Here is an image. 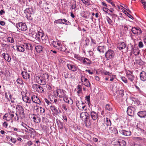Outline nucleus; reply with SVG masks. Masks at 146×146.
Masks as SVG:
<instances>
[{
    "label": "nucleus",
    "mask_w": 146,
    "mask_h": 146,
    "mask_svg": "<svg viewBox=\"0 0 146 146\" xmlns=\"http://www.w3.org/2000/svg\"><path fill=\"white\" fill-rule=\"evenodd\" d=\"M48 74H47L45 73L41 76H36V80L39 84L44 85L46 83V80H48Z\"/></svg>",
    "instance_id": "1"
},
{
    "label": "nucleus",
    "mask_w": 146,
    "mask_h": 146,
    "mask_svg": "<svg viewBox=\"0 0 146 146\" xmlns=\"http://www.w3.org/2000/svg\"><path fill=\"white\" fill-rule=\"evenodd\" d=\"M74 57L80 61V63L83 64L87 66L92 64V61L87 58L82 57L76 54L74 55Z\"/></svg>",
    "instance_id": "2"
},
{
    "label": "nucleus",
    "mask_w": 146,
    "mask_h": 146,
    "mask_svg": "<svg viewBox=\"0 0 146 146\" xmlns=\"http://www.w3.org/2000/svg\"><path fill=\"white\" fill-rule=\"evenodd\" d=\"M115 55L114 51L113 50L110 49H109L105 53V56L106 60H108L113 59Z\"/></svg>",
    "instance_id": "3"
},
{
    "label": "nucleus",
    "mask_w": 146,
    "mask_h": 146,
    "mask_svg": "<svg viewBox=\"0 0 146 146\" xmlns=\"http://www.w3.org/2000/svg\"><path fill=\"white\" fill-rule=\"evenodd\" d=\"M16 109L17 110V113H18L20 115V118L22 119L24 117V110L21 106L17 105L16 106Z\"/></svg>",
    "instance_id": "4"
},
{
    "label": "nucleus",
    "mask_w": 146,
    "mask_h": 146,
    "mask_svg": "<svg viewBox=\"0 0 146 146\" xmlns=\"http://www.w3.org/2000/svg\"><path fill=\"white\" fill-rule=\"evenodd\" d=\"M76 105L78 108L81 110H85L87 109V107L85 104L81 100H77L76 102Z\"/></svg>",
    "instance_id": "5"
},
{
    "label": "nucleus",
    "mask_w": 146,
    "mask_h": 146,
    "mask_svg": "<svg viewBox=\"0 0 146 146\" xmlns=\"http://www.w3.org/2000/svg\"><path fill=\"white\" fill-rule=\"evenodd\" d=\"M81 81L82 84L87 87H91V84L89 81L85 76L82 75L81 76Z\"/></svg>",
    "instance_id": "6"
},
{
    "label": "nucleus",
    "mask_w": 146,
    "mask_h": 146,
    "mask_svg": "<svg viewBox=\"0 0 146 146\" xmlns=\"http://www.w3.org/2000/svg\"><path fill=\"white\" fill-rule=\"evenodd\" d=\"M32 88L34 91L37 92L38 93H43L44 90L43 88L37 84H34L32 86Z\"/></svg>",
    "instance_id": "7"
},
{
    "label": "nucleus",
    "mask_w": 146,
    "mask_h": 146,
    "mask_svg": "<svg viewBox=\"0 0 146 146\" xmlns=\"http://www.w3.org/2000/svg\"><path fill=\"white\" fill-rule=\"evenodd\" d=\"M125 72L126 76L128 79L131 81L133 82L134 80L135 76L133 74V72L128 70H126Z\"/></svg>",
    "instance_id": "8"
},
{
    "label": "nucleus",
    "mask_w": 146,
    "mask_h": 146,
    "mask_svg": "<svg viewBox=\"0 0 146 146\" xmlns=\"http://www.w3.org/2000/svg\"><path fill=\"white\" fill-rule=\"evenodd\" d=\"M66 91L60 89L57 90L55 92V94L60 98H64L66 96Z\"/></svg>",
    "instance_id": "9"
},
{
    "label": "nucleus",
    "mask_w": 146,
    "mask_h": 146,
    "mask_svg": "<svg viewBox=\"0 0 146 146\" xmlns=\"http://www.w3.org/2000/svg\"><path fill=\"white\" fill-rule=\"evenodd\" d=\"M67 66L69 70L74 72L76 71L78 68L76 65L73 62L71 63L67 64Z\"/></svg>",
    "instance_id": "10"
},
{
    "label": "nucleus",
    "mask_w": 146,
    "mask_h": 146,
    "mask_svg": "<svg viewBox=\"0 0 146 146\" xmlns=\"http://www.w3.org/2000/svg\"><path fill=\"white\" fill-rule=\"evenodd\" d=\"M14 113L13 112H10L9 113L5 114L3 117L4 119L7 121H9L12 120V117L14 116Z\"/></svg>",
    "instance_id": "11"
},
{
    "label": "nucleus",
    "mask_w": 146,
    "mask_h": 146,
    "mask_svg": "<svg viewBox=\"0 0 146 146\" xmlns=\"http://www.w3.org/2000/svg\"><path fill=\"white\" fill-rule=\"evenodd\" d=\"M17 27L19 30L22 31H26L27 28L26 25L23 23H19L17 24Z\"/></svg>",
    "instance_id": "12"
},
{
    "label": "nucleus",
    "mask_w": 146,
    "mask_h": 146,
    "mask_svg": "<svg viewBox=\"0 0 146 146\" xmlns=\"http://www.w3.org/2000/svg\"><path fill=\"white\" fill-rule=\"evenodd\" d=\"M80 117L83 121H85L90 117L89 114L86 112H82L80 114Z\"/></svg>",
    "instance_id": "13"
},
{
    "label": "nucleus",
    "mask_w": 146,
    "mask_h": 146,
    "mask_svg": "<svg viewBox=\"0 0 146 146\" xmlns=\"http://www.w3.org/2000/svg\"><path fill=\"white\" fill-rule=\"evenodd\" d=\"M54 23L65 24V25H69L70 23L65 19H60L56 20L54 22Z\"/></svg>",
    "instance_id": "14"
},
{
    "label": "nucleus",
    "mask_w": 146,
    "mask_h": 146,
    "mask_svg": "<svg viewBox=\"0 0 146 146\" xmlns=\"http://www.w3.org/2000/svg\"><path fill=\"white\" fill-rule=\"evenodd\" d=\"M132 32L135 34L141 35L142 33V31L139 27H133L131 29Z\"/></svg>",
    "instance_id": "15"
},
{
    "label": "nucleus",
    "mask_w": 146,
    "mask_h": 146,
    "mask_svg": "<svg viewBox=\"0 0 146 146\" xmlns=\"http://www.w3.org/2000/svg\"><path fill=\"white\" fill-rule=\"evenodd\" d=\"M90 115L93 120L96 121H98L99 118L98 113L94 111H91Z\"/></svg>",
    "instance_id": "16"
},
{
    "label": "nucleus",
    "mask_w": 146,
    "mask_h": 146,
    "mask_svg": "<svg viewBox=\"0 0 146 146\" xmlns=\"http://www.w3.org/2000/svg\"><path fill=\"white\" fill-rule=\"evenodd\" d=\"M21 74L24 79L25 80H27L28 79L30 80V75L27 71H23L21 72Z\"/></svg>",
    "instance_id": "17"
},
{
    "label": "nucleus",
    "mask_w": 146,
    "mask_h": 146,
    "mask_svg": "<svg viewBox=\"0 0 146 146\" xmlns=\"http://www.w3.org/2000/svg\"><path fill=\"white\" fill-rule=\"evenodd\" d=\"M24 12L26 13L27 16L28 18L31 17V15L32 14L33 11L31 8H29L26 9L25 11Z\"/></svg>",
    "instance_id": "18"
},
{
    "label": "nucleus",
    "mask_w": 146,
    "mask_h": 146,
    "mask_svg": "<svg viewBox=\"0 0 146 146\" xmlns=\"http://www.w3.org/2000/svg\"><path fill=\"white\" fill-rule=\"evenodd\" d=\"M126 45L123 42H120L117 44V48L119 50H123L125 48Z\"/></svg>",
    "instance_id": "19"
},
{
    "label": "nucleus",
    "mask_w": 146,
    "mask_h": 146,
    "mask_svg": "<svg viewBox=\"0 0 146 146\" xmlns=\"http://www.w3.org/2000/svg\"><path fill=\"white\" fill-rule=\"evenodd\" d=\"M56 123L58 129H62L65 127V125L64 123L62 122L60 120H57Z\"/></svg>",
    "instance_id": "20"
},
{
    "label": "nucleus",
    "mask_w": 146,
    "mask_h": 146,
    "mask_svg": "<svg viewBox=\"0 0 146 146\" xmlns=\"http://www.w3.org/2000/svg\"><path fill=\"white\" fill-rule=\"evenodd\" d=\"M108 132H110L112 133H114L115 134H117L118 133L117 130L113 126H112L109 127Z\"/></svg>",
    "instance_id": "21"
},
{
    "label": "nucleus",
    "mask_w": 146,
    "mask_h": 146,
    "mask_svg": "<svg viewBox=\"0 0 146 146\" xmlns=\"http://www.w3.org/2000/svg\"><path fill=\"white\" fill-rule=\"evenodd\" d=\"M51 42L52 45L54 47H57L60 46L61 43L59 41H54L52 39H51L50 40H49V42Z\"/></svg>",
    "instance_id": "22"
},
{
    "label": "nucleus",
    "mask_w": 146,
    "mask_h": 146,
    "mask_svg": "<svg viewBox=\"0 0 146 146\" xmlns=\"http://www.w3.org/2000/svg\"><path fill=\"white\" fill-rule=\"evenodd\" d=\"M31 98L33 102L39 104H41L40 100L37 96L33 95L32 96Z\"/></svg>",
    "instance_id": "23"
},
{
    "label": "nucleus",
    "mask_w": 146,
    "mask_h": 146,
    "mask_svg": "<svg viewBox=\"0 0 146 146\" xmlns=\"http://www.w3.org/2000/svg\"><path fill=\"white\" fill-rule=\"evenodd\" d=\"M42 30H40L36 34V37L38 39H43V33H42Z\"/></svg>",
    "instance_id": "24"
},
{
    "label": "nucleus",
    "mask_w": 146,
    "mask_h": 146,
    "mask_svg": "<svg viewBox=\"0 0 146 146\" xmlns=\"http://www.w3.org/2000/svg\"><path fill=\"white\" fill-rule=\"evenodd\" d=\"M134 108L132 107H129L127 108V112L128 115L132 116L134 114V111L133 110Z\"/></svg>",
    "instance_id": "25"
},
{
    "label": "nucleus",
    "mask_w": 146,
    "mask_h": 146,
    "mask_svg": "<svg viewBox=\"0 0 146 146\" xmlns=\"http://www.w3.org/2000/svg\"><path fill=\"white\" fill-rule=\"evenodd\" d=\"M35 110L37 113H40V114H42L45 111V109L44 108L37 106H36V108Z\"/></svg>",
    "instance_id": "26"
},
{
    "label": "nucleus",
    "mask_w": 146,
    "mask_h": 146,
    "mask_svg": "<svg viewBox=\"0 0 146 146\" xmlns=\"http://www.w3.org/2000/svg\"><path fill=\"white\" fill-rule=\"evenodd\" d=\"M22 99L23 101L27 103H29L30 104L31 103V100L30 98L27 96L25 94V96L22 95Z\"/></svg>",
    "instance_id": "27"
},
{
    "label": "nucleus",
    "mask_w": 146,
    "mask_h": 146,
    "mask_svg": "<svg viewBox=\"0 0 146 146\" xmlns=\"http://www.w3.org/2000/svg\"><path fill=\"white\" fill-rule=\"evenodd\" d=\"M34 122L36 123H39L40 121V118L36 115L33 114L31 117Z\"/></svg>",
    "instance_id": "28"
},
{
    "label": "nucleus",
    "mask_w": 146,
    "mask_h": 146,
    "mask_svg": "<svg viewBox=\"0 0 146 146\" xmlns=\"http://www.w3.org/2000/svg\"><path fill=\"white\" fill-rule=\"evenodd\" d=\"M120 132L123 135L125 136H129L131 135V132L129 130H122Z\"/></svg>",
    "instance_id": "29"
},
{
    "label": "nucleus",
    "mask_w": 146,
    "mask_h": 146,
    "mask_svg": "<svg viewBox=\"0 0 146 146\" xmlns=\"http://www.w3.org/2000/svg\"><path fill=\"white\" fill-rule=\"evenodd\" d=\"M137 115L140 117L144 118L146 117V111H143L138 112Z\"/></svg>",
    "instance_id": "30"
},
{
    "label": "nucleus",
    "mask_w": 146,
    "mask_h": 146,
    "mask_svg": "<svg viewBox=\"0 0 146 146\" xmlns=\"http://www.w3.org/2000/svg\"><path fill=\"white\" fill-rule=\"evenodd\" d=\"M129 26L131 27L130 26L126 24H124L122 25V27L123 29V31L125 33L130 31V29H129Z\"/></svg>",
    "instance_id": "31"
},
{
    "label": "nucleus",
    "mask_w": 146,
    "mask_h": 146,
    "mask_svg": "<svg viewBox=\"0 0 146 146\" xmlns=\"http://www.w3.org/2000/svg\"><path fill=\"white\" fill-rule=\"evenodd\" d=\"M2 56L4 59L8 62L10 61L11 58L10 57L8 54L7 53H4L2 54Z\"/></svg>",
    "instance_id": "32"
},
{
    "label": "nucleus",
    "mask_w": 146,
    "mask_h": 146,
    "mask_svg": "<svg viewBox=\"0 0 146 146\" xmlns=\"http://www.w3.org/2000/svg\"><path fill=\"white\" fill-rule=\"evenodd\" d=\"M63 100L65 102L70 105H72L73 103V100L70 98H68L66 96L63 98Z\"/></svg>",
    "instance_id": "33"
},
{
    "label": "nucleus",
    "mask_w": 146,
    "mask_h": 146,
    "mask_svg": "<svg viewBox=\"0 0 146 146\" xmlns=\"http://www.w3.org/2000/svg\"><path fill=\"white\" fill-rule=\"evenodd\" d=\"M16 49L18 52H23L25 51L24 46L22 45H17L16 46Z\"/></svg>",
    "instance_id": "34"
},
{
    "label": "nucleus",
    "mask_w": 146,
    "mask_h": 146,
    "mask_svg": "<svg viewBox=\"0 0 146 146\" xmlns=\"http://www.w3.org/2000/svg\"><path fill=\"white\" fill-rule=\"evenodd\" d=\"M140 79L143 81L146 80V73L144 71H142L140 75Z\"/></svg>",
    "instance_id": "35"
},
{
    "label": "nucleus",
    "mask_w": 146,
    "mask_h": 146,
    "mask_svg": "<svg viewBox=\"0 0 146 146\" xmlns=\"http://www.w3.org/2000/svg\"><path fill=\"white\" fill-rule=\"evenodd\" d=\"M23 46H24V47L27 50H31L33 49V46L32 44L30 43H25L23 44Z\"/></svg>",
    "instance_id": "36"
},
{
    "label": "nucleus",
    "mask_w": 146,
    "mask_h": 146,
    "mask_svg": "<svg viewBox=\"0 0 146 146\" xmlns=\"http://www.w3.org/2000/svg\"><path fill=\"white\" fill-rule=\"evenodd\" d=\"M50 108L52 111L54 113L57 114L58 113V112L56 108V107L54 106H50Z\"/></svg>",
    "instance_id": "37"
},
{
    "label": "nucleus",
    "mask_w": 146,
    "mask_h": 146,
    "mask_svg": "<svg viewBox=\"0 0 146 146\" xmlns=\"http://www.w3.org/2000/svg\"><path fill=\"white\" fill-rule=\"evenodd\" d=\"M57 48L59 50L63 52H65L67 50V48H66L65 46H62L61 43L60 46H58Z\"/></svg>",
    "instance_id": "38"
},
{
    "label": "nucleus",
    "mask_w": 146,
    "mask_h": 146,
    "mask_svg": "<svg viewBox=\"0 0 146 146\" xmlns=\"http://www.w3.org/2000/svg\"><path fill=\"white\" fill-rule=\"evenodd\" d=\"M137 134V135H139L142 134H143L145 133V131L144 130L141 128H138L137 131H136Z\"/></svg>",
    "instance_id": "39"
},
{
    "label": "nucleus",
    "mask_w": 146,
    "mask_h": 146,
    "mask_svg": "<svg viewBox=\"0 0 146 146\" xmlns=\"http://www.w3.org/2000/svg\"><path fill=\"white\" fill-rule=\"evenodd\" d=\"M117 143L120 146H125L126 145V142L124 140L119 139L117 141Z\"/></svg>",
    "instance_id": "40"
},
{
    "label": "nucleus",
    "mask_w": 146,
    "mask_h": 146,
    "mask_svg": "<svg viewBox=\"0 0 146 146\" xmlns=\"http://www.w3.org/2000/svg\"><path fill=\"white\" fill-rule=\"evenodd\" d=\"M35 49L37 52L40 53L42 51L43 48L41 46L37 45L35 47Z\"/></svg>",
    "instance_id": "41"
},
{
    "label": "nucleus",
    "mask_w": 146,
    "mask_h": 146,
    "mask_svg": "<svg viewBox=\"0 0 146 146\" xmlns=\"http://www.w3.org/2000/svg\"><path fill=\"white\" fill-rule=\"evenodd\" d=\"M97 49L100 53H104V46H98Z\"/></svg>",
    "instance_id": "42"
},
{
    "label": "nucleus",
    "mask_w": 146,
    "mask_h": 146,
    "mask_svg": "<svg viewBox=\"0 0 146 146\" xmlns=\"http://www.w3.org/2000/svg\"><path fill=\"white\" fill-rule=\"evenodd\" d=\"M112 62L114 65L117 66L121 63V61L119 60L116 59L113 61Z\"/></svg>",
    "instance_id": "43"
},
{
    "label": "nucleus",
    "mask_w": 146,
    "mask_h": 146,
    "mask_svg": "<svg viewBox=\"0 0 146 146\" xmlns=\"http://www.w3.org/2000/svg\"><path fill=\"white\" fill-rule=\"evenodd\" d=\"M104 120L106 121V124L107 126H110L111 125V123L110 119L107 117L104 118Z\"/></svg>",
    "instance_id": "44"
},
{
    "label": "nucleus",
    "mask_w": 146,
    "mask_h": 146,
    "mask_svg": "<svg viewBox=\"0 0 146 146\" xmlns=\"http://www.w3.org/2000/svg\"><path fill=\"white\" fill-rule=\"evenodd\" d=\"M133 52L134 54L135 55H137L139 54L140 53V50L138 48L134 49L133 50Z\"/></svg>",
    "instance_id": "45"
},
{
    "label": "nucleus",
    "mask_w": 146,
    "mask_h": 146,
    "mask_svg": "<svg viewBox=\"0 0 146 146\" xmlns=\"http://www.w3.org/2000/svg\"><path fill=\"white\" fill-rule=\"evenodd\" d=\"M9 99H8L9 101H10L12 103L15 102L14 100H15V98L13 96V95L9 93Z\"/></svg>",
    "instance_id": "46"
},
{
    "label": "nucleus",
    "mask_w": 146,
    "mask_h": 146,
    "mask_svg": "<svg viewBox=\"0 0 146 146\" xmlns=\"http://www.w3.org/2000/svg\"><path fill=\"white\" fill-rule=\"evenodd\" d=\"M106 110L109 111H111L112 110V108L111 106L109 104H106L105 107Z\"/></svg>",
    "instance_id": "47"
},
{
    "label": "nucleus",
    "mask_w": 146,
    "mask_h": 146,
    "mask_svg": "<svg viewBox=\"0 0 146 146\" xmlns=\"http://www.w3.org/2000/svg\"><path fill=\"white\" fill-rule=\"evenodd\" d=\"M29 131V133H30L31 134H34V133L36 132V131L33 128L30 127L28 129Z\"/></svg>",
    "instance_id": "48"
},
{
    "label": "nucleus",
    "mask_w": 146,
    "mask_h": 146,
    "mask_svg": "<svg viewBox=\"0 0 146 146\" xmlns=\"http://www.w3.org/2000/svg\"><path fill=\"white\" fill-rule=\"evenodd\" d=\"M100 128L102 131H104L106 130L107 127L105 125L104 123H102V124L100 126Z\"/></svg>",
    "instance_id": "49"
},
{
    "label": "nucleus",
    "mask_w": 146,
    "mask_h": 146,
    "mask_svg": "<svg viewBox=\"0 0 146 146\" xmlns=\"http://www.w3.org/2000/svg\"><path fill=\"white\" fill-rule=\"evenodd\" d=\"M19 119V117L18 116L17 113H15L14 116L12 117V120L14 121H17Z\"/></svg>",
    "instance_id": "50"
},
{
    "label": "nucleus",
    "mask_w": 146,
    "mask_h": 146,
    "mask_svg": "<svg viewBox=\"0 0 146 146\" xmlns=\"http://www.w3.org/2000/svg\"><path fill=\"white\" fill-rule=\"evenodd\" d=\"M46 87L48 91L50 92L52 91V88L50 84H47L46 85Z\"/></svg>",
    "instance_id": "51"
},
{
    "label": "nucleus",
    "mask_w": 146,
    "mask_h": 146,
    "mask_svg": "<svg viewBox=\"0 0 146 146\" xmlns=\"http://www.w3.org/2000/svg\"><path fill=\"white\" fill-rule=\"evenodd\" d=\"M16 81L18 84L21 85L22 86L24 84L23 80L21 79L18 78L17 79Z\"/></svg>",
    "instance_id": "52"
},
{
    "label": "nucleus",
    "mask_w": 146,
    "mask_h": 146,
    "mask_svg": "<svg viewBox=\"0 0 146 146\" xmlns=\"http://www.w3.org/2000/svg\"><path fill=\"white\" fill-rule=\"evenodd\" d=\"M106 18L109 24L110 25H112L113 23V22L112 20L108 16L106 17Z\"/></svg>",
    "instance_id": "53"
},
{
    "label": "nucleus",
    "mask_w": 146,
    "mask_h": 146,
    "mask_svg": "<svg viewBox=\"0 0 146 146\" xmlns=\"http://www.w3.org/2000/svg\"><path fill=\"white\" fill-rule=\"evenodd\" d=\"M7 41L11 43H13L14 42L13 38V37H9L7 39Z\"/></svg>",
    "instance_id": "54"
},
{
    "label": "nucleus",
    "mask_w": 146,
    "mask_h": 146,
    "mask_svg": "<svg viewBox=\"0 0 146 146\" xmlns=\"http://www.w3.org/2000/svg\"><path fill=\"white\" fill-rule=\"evenodd\" d=\"M108 14L110 15L112 17V18L113 20H114V21H115V20L116 19V18L117 17V15L114 14H110V13H108Z\"/></svg>",
    "instance_id": "55"
},
{
    "label": "nucleus",
    "mask_w": 146,
    "mask_h": 146,
    "mask_svg": "<svg viewBox=\"0 0 146 146\" xmlns=\"http://www.w3.org/2000/svg\"><path fill=\"white\" fill-rule=\"evenodd\" d=\"M135 87L139 93L140 94H142L143 93V91L139 87L136 85L135 86Z\"/></svg>",
    "instance_id": "56"
},
{
    "label": "nucleus",
    "mask_w": 146,
    "mask_h": 146,
    "mask_svg": "<svg viewBox=\"0 0 146 146\" xmlns=\"http://www.w3.org/2000/svg\"><path fill=\"white\" fill-rule=\"evenodd\" d=\"M85 100L87 101V103L89 104L90 103V96H86L85 97Z\"/></svg>",
    "instance_id": "57"
},
{
    "label": "nucleus",
    "mask_w": 146,
    "mask_h": 146,
    "mask_svg": "<svg viewBox=\"0 0 146 146\" xmlns=\"http://www.w3.org/2000/svg\"><path fill=\"white\" fill-rule=\"evenodd\" d=\"M21 125L22 126H23L25 128L27 129H28L29 128V126H27V125L26 124L23 123V122H22V123L21 124Z\"/></svg>",
    "instance_id": "58"
},
{
    "label": "nucleus",
    "mask_w": 146,
    "mask_h": 146,
    "mask_svg": "<svg viewBox=\"0 0 146 146\" xmlns=\"http://www.w3.org/2000/svg\"><path fill=\"white\" fill-rule=\"evenodd\" d=\"M103 74L107 75H109L110 76H112V75H111V73H110L109 72H108L106 71H104L103 72Z\"/></svg>",
    "instance_id": "59"
},
{
    "label": "nucleus",
    "mask_w": 146,
    "mask_h": 146,
    "mask_svg": "<svg viewBox=\"0 0 146 146\" xmlns=\"http://www.w3.org/2000/svg\"><path fill=\"white\" fill-rule=\"evenodd\" d=\"M122 80L124 83H127V80L126 78L124 77H122L121 78Z\"/></svg>",
    "instance_id": "60"
},
{
    "label": "nucleus",
    "mask_w": 146,
    "mask_h": 146,
    "mask_svg": "<svg viewBox=\"0 0 146 146\" xmlns=\"http://www.w3.org/2000/svg\"><path fill=\"white\" fill-rule=\"evenodd\" d=\"M10 140L11 142L14 143H15L17 141V140L16 139L12 137L11 138Z\"/></svg>",
    "instance_id": "61"
},
{
    "label": "nucleus",
    "mask_w": 146,
    "mask_h": 146,
    "mask_svg": "<svg viewBox=\"0 0 146 146\" xmlns=\"http://www.w3.org/2000/svg\"><path fill=\"white\" fill-rule=\"evenodd\" d=\"M64 75V77L66 79L68 78L70 76L68 72L65 73Z\"/></svg>",
    "instance_id": "62"
},
{
    "label": "nucleus",
    "mask_w": 146,
    "mask_h": 146,
    "mask_svg": "<svg viewBox=\"0 0 146 146\" xmlns=\"http://www.w3.org/2000/svg\"><path fill=\"white\" fill-rule=\"evenodd\" d=\"M138 46L140 48L143 47V45L142 42L141 41L139 42V43Z\"/></svg>",
    "instance_id": "63"
},
{
    "label": "nucleus",
    "mask_w": 146,
    "mask_h": 146,
    "mask_svg": "<svg viewBox=\"0 0 146 146\" xmlns=\"http://www.w3.org/2000/svg\"><path fill=\"white\" fill-rule=\"evenodd\" d=\"M125 14L128 16L129 17L132 19H133V17L131 15L129 14L128 12L126 11Z\"/></svg>",
    "instance_id": "64"
}]
</instances>
